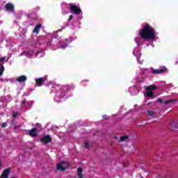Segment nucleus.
Masks as SVG:
<instances>
[{"label":"nucleus","mask_w":178,"mask_h":178,"mask_svg":"<svg viewBox=\"0 0 178 178\" xmlns=\"http://www.w3.org/2000/svg\"><path fill=\"white\" fill-rule=\"evenodd\" d=\"M129 92H130L131 95H136V94L138 92V90H137V88H136V86H131L129 88Z\"/></svg>","instance_id":"f8f14e48"},{"label":"nucleus","mask_w":178,"mask_h":178,"mask_svg":"<svg viewBox=\"0 0 178 178\" xmlns=\"http://www.w3.org/2000/svg\"><path fill=\"white\" fill-rule=\"evenodd\" d=\"M5 60H6V56L1 57L0 58V63H2L3 62H5Z\"/></svg>","instance_id":"b1692460"},{"label":"nucleus","mask_w":178,"mask_h":178,"mask_svg":"<svg viewBox=\"0 0 178 178\" xmlns=\"http://www.w3.org/2000/svg\"><path fill=\"white\" fill-rule=\"evenodd\" d=\"M156 86L155 85H150L146 88V95L147 97H153L154 90H156Z\"/></svg>","instance_id":"6e6552de"},{"label":"nucleus","mask_w":178,"mask_h":178,"mask_svg":"<svg viewBox=\"0 0 178 178\" xmlns=\"http://www.w3.org/2000/svg\"><path fill=\"white\" fill-rule=\"evenodd\" d=\"M41 27H42V25H41V24L36 25L33 30V33L38 34V33H40V29H41Z\"/></svg>","instance_id":"a211bd4d"},{"label":"nucleus","mask_w":178,"mask_h":178,"mask_svg":"<svg viewBox=\"0 0 178 178\" xmlns=\"http://www.w3.org/2000/svg\"><path fill=\"white\" fill-rule=\"evenodd\" d=\"M133 54L134 56L136 57L138 63H140V65H143L144 60L141 59V50H140V49H138V47H135L134 49Z\"/></svg>","instance_id":"39448f33"},{"label":"nucleus","mask_w":178,"mask_h":178,"mask_svg":"<svg viewBox=\"0 0 178 178\" xmlns=\"http://www.w3.org/2000/svg\"><path fill=\"white\" fill-rule=\"evenodd\" d=\"M115 138H118L115 137Z\"/></svg>","instance_id":"72a5a7b5"},{"label":"nucleus","mask_w":178,"mask_h":178,"mask_svg":"<svg viewBox=\"0 0 178 178\" xmlns=\"http://www.w3.org/2000/svg\"><path fill=\"white\" fill-rule=\"evenodd\" d=\"M16 81H18V83H24V81H27V76L24 75L19 76L17 77Z\"/></svg>","instance_id":"9b49d317"},{"label":"nucleus","mask_w":178,"mask_h":178,"mask_svg":"<svg viewBox=\"0 0 178 178\" xmlns=\"http://www.w3.org/2000/svg\"><path fill=\"white\" fill-rule=\"evenodd\" d=\"M67 8L70 7V10H71V13L74 15H80L81 13V9H80V7L76 6V5H72L69 4L66 6Z\"/></svg>","instance_id":"423d86ee"},{"label":"nucleus","mask_w":178,"mask_h":178,"mask_svg":"<svg viewBox=\"0 0 178 178\" xmlns=\"http://www.w3.org/2000/svg\"><path fill=\"white\" fill-rule=\"evenodd\" d=\"M130 141V138L127 136H122L120 138V142L127 143Z\"/></svg>","instance_id":"2eb2a0df"},{"label":"nucleus","mask_w":178,"mask_h":178,"mask_svg":"<svg viewBox=\"0 0 178 178\" xmlns=\"http://www.w3.org/2000/svg\"><path fill=\"white\" fill-rule=\"evenodd\" d=\"M50 87L52 88L51 92H55L54 101L56 102H62L63 99H66L67 98V92L74 88L73 85L62 86L52 83H50Z\"/></svg>","instance_id":"f03ea898"},{"label":"nucleus","mask_w":178,"mask_h":178,"mask_svg":"<svg viewBox=\"0 0 178 178\" xmlns=\"http://www.w3.org/2000/svg\"><path fill=\"white\" fill-rule=\"evenodd\" d=\"M2 168V160L0 159V169Z\"/></svg>","instance_id":"7c9ffc66"},{"label":"nucleus","mask_w":178,"mask_h":178,"mask_svg":"<svg viewBox=\"0 0 178 178\" xmlns=\"http://www.w3.org/2000/svg\"><path fill=\"white\" fill-rule=\"evenodd\" d=\"M6 126H8V124H6V122H3V124H1V127H6Z\"/></svg>","instance_id":"a878e982"},{"label":"nucleus","mask_w":178,"mask_h":178,"mask_svg":"<svg viewBox=\"0 0 178 178\" xmlns=\"http://www.w3.org/2000/svg\"><path fill=\"white\" fill-rule=\"evenodd\" d=\"M157 102H159L160 104H162L163 102V100H162V99H159L157 100Z\"/></svg>","instance_id":"cd10ccee"},{"label":"nucleus","mask_w":178,"mask_h":178,"mask_svg":"<svg viewBox=\"0 0 178 178\" xmlns=\"http://www.w3.org/2000/svg\"><path fill=\"white\" fill-rule=\"evenodd\" d=\"M171 127H172V129H178V121L177 120H175L172 121L170 124Z\"/></svg>","instance_id":"aec40b11"},{"label":"nucleus","mask_w":178,"mask_h":178,"mask_svg":"<svg viewBox=\"0 0 178 178\" xmlns=\"http://www.w3.org/2000/svg\"><path fill=\"white\" fill-rule=\"evenodd\" d=\"M84 148H88V143L86 142L84 144Z\"/></svg>","instance_id":"bb28decb"},{"label":"nucleus","mask_w":178,"mask_h":178,"mask_svg":"<svg viewBox=\"0 0 178 178\" xmlns=\"http://www.w3.org/2000/svg\"><path fill=\"white\" fill-rule=\"evenodd\" d=\"M138 37L135 38L134 41L137 44L138 47L144 44L145 41H149V42H155L158 40V33L155 31V29L151 25L146 24L142 26V28L138 32Z\"/></svg>","instance_id":"f257e3e1"},{"label":"nucleus","mask_w":178,"mask_h":178,"mask_svg":"<svg viewBox=\"0 0 178 178\" xmlns=\"http://www.w3.org/2000/svg\"><path fill=\"white\" fill-rule=\"evenodd\" d=\"M35 83L38 87H41L44 83V78H39L35 80Z\"/></svg>","instance_id":"dca6fc26"},{"label":"nucleus","mask_w":178,"mask_h":178,"mask_svg":"<svg viewBox=\"0 0 178 178\" xmlns=\"http://www.w3.org/2000/svg\"><path fill=\"white\" fill-rule=\"evenodd\" d=\"M69 166H70V164L68 162H66V161L60 162L57 165V170H60V171L66 170V169H69Z\"/></svg>","instance_id":"0eeeda50"},{"label":"nucleus","mask_w":178,"mask_h":178,"mask_svg":"<svg viewBox=\"0 0 178 178\" xmlns=\"http://www.w3.org/2000/svg\"><path fill=\"white\" fill-rule=\"evenodd\" d=\"M77 172H78V177L83 178V169L78 168ZM72 178H74V177H72Z\"/></svg>","instance_id":"412c9836"},{"label":"nucleus","mask_w":178,"mask_h":178,"mask_svg":"<svg viewBox=\"0 0 178 178\" xmlns=\"http://www.w3.org/2000/svg\"><path fill=\"white\" fill-rule=\"evenodd\" d=\"M22 29V28H19V30H21Z\"/></svg>","instance_id":"473e14b6"},{"label":"nucleus","mask_w":178,"mask_h":178,"mask_svg":"<svg viewBox=\"0 0 178 178\" xmlns=\"http://www.w3.org/2000/svg\"><path fill=\"white\" fill-rule=\"evenodd\" d=\"M9 173H10V169L5 170L2 173L3 178H8L9 176Z\"/></svg>","instance_id":"f3484780"},{"label":"nucleus","mask_w":178,"mask_h":178,"mask_svg":"<svg viewBox=\"0 0 178 178\" xmlns=\"http://www.w3.org/2000/svg\"><path fill=\"white\" fill-rule=\"evenodd\" d=\"M109 118L108 117V115H103V119H108Z\"/></svg>","instance_id":"c756f323"},{"label":"nucleus","mask_w":178,"mask_h":178,"mask_svg":"<svg viewBox=\"0 0 178 178\" xmlns=\"http://www.w3.org/2000/svg\"><path fill=\"white\" fill-rule=\"evenodd\" d=\"M68 45L69 40L64 39L58 43L55 42H50L48 43L47 47H49L51 49L55 51L56 49H59V48H61V49H65Z\"/></svg>","instance_id":"7ed1b4c3"},{"label":"nucleus","mask_w":178,"mask_h":178,"mask_svg":"<svg viewBox=\"0 0 178 178\" xmlns=\"http://www.w3.org/2000/svg\"><path fill=\"white\" fill-rule=\"evenodd\" d=\"M6 9L7 12H13L15 10V6L13 3H8L6 5Z\"/></svg>","instance_id":"9d476101"},{"label":"nucleus","mask_w":178,"mask_h":178,"mask_svg":"<svg viewBox=\"0 0 178 178\" xmlns=\"http://www.w3.org/2000/svg\"><path fill=\"white\" fill-rule=\"evenodd\" d=\"M25 55L28 58H31V56H37V55H38L37 50H35V49H31L29 50H26L25 51Z\"/></svg>","instance_id":"1a4fd4ad"},{"label":"nucleus","mask_w":178,"mask_h":178,"mask_svg":"<svg viewBox=\"0 0 178 178\" xmlns=\"http://www.w3.org/2000/svg\"><path fill=\"white\" fill-rule=\"evenodd\" d=\"M168 69L166 67H163L160 69H154V68H150V69H143V73H145V72H151V73H154V74H159L161 73H163L166 72Z\"/></svg>","instance_id":"20e7f679"},{"label":"nucleus","mask_w":178,"mask_h":178,"mask_svg":"<svg viewBox=\"0 0 178 178\" xmlns=\"http://www.w3.org/2000/svg\"><path fill=\"white\" fill-rule=\"evenodd\" d=\"M28 133H29V136H31V137H35V136H37V129L33 128V129L28 131Z\"/></svg>","instance_id":"4468645a"},{"label":"nucleus","mask_w":178,"mask_h":178,"mask_svg":"<svg viewBox=\"0 0 178 178\" xmlns=\"http://www.w3.org/2000/svg\"><path fill=\"white\" fill-rule=\"evenodd\" d=\"M72 19H73V15H70L69 20H72Z\"/></svg>","instance_id":"2f4dec72"},{"label":"nucleus","mask_w":178,"mask_h":178,"mask_svg":"<svg viewBox=\"0 0 178 178\" xmlns=\"http://www.w3.org/2000/svg\"><path fill=\"white\" fill-rule=\"evenodd\" d=\"M24 104H25V106L26 108H30V106H31V105H33V102L30 101V102H26V101L23 100L22 102V104L24 105Z\"/></svg>","instance_id":"6ab92c4d"},{"label":"nucleus","mask_w":178,"mask_h":178,"mask_svg":"<svg viewBox=\"0 0 178 178\" xmlns=\"http://www.w3.org/2000/svg\"><path fill=\"white\" fill-rule=\"evenodd\" d=\"M42 141L47 144L48 143H51V141H52V138H51V136L49 135H47L42 138Z\"/></svg>","instance_id":"ddd939ff"},{"label":"nucleus","mask_w":178,"mask_h":178,"mask_svg":"<svg viewBox=\"0 0 178 178\" xmlns=\"http://www.w3.org/2000/svg\"><path fill=\"white\" fill-rule=\"evenodd\" d=\"M19 115V113H13V118H16Z\"/></svg>","instance_id":"c85d7f7f"},{"label":"nucleus","mask_w":178,"mask_h":178,"mask_svg":"<svg viewBox=\"0 0 178 178\" xmlns=\"http://www.w3.org/2000/svg\"><path fill=\"white\" fill-rule=\"evenodd\" d=\"M3 72H5V67H3V65H1L0 67V76H2L3 74Z\"/></svg>","instance_id":"5701e85b"},{"label":"nucleus","mask_w":178,"mask_h":178,"mask_svg":"<svg viewBox=\"0 0 178 178\" xmlns=\"http://www.w3.org/2000/svg\"><path fill=\"white\" fill-rule=\"evenodd\" d=\"M147 113L149 116H154V115H155V113L154 111H148Z\"/></svg>","instance_id":"393cba45"},{"label":"nucleus","mask_w":178,"mask_h":178,"mask_svg":"<svg viewBox=\"0 0 178 178\" xmlns=\"http://www.w3.org/2000/svg\"><path fill=\"white\" fill-rule=\"evenodd\" d=\"M178 99H169L164 102V104L166 105L168 104H171V102H177Z\"/></svg>","instance_id":"4be33fe9"}]
</instances>
